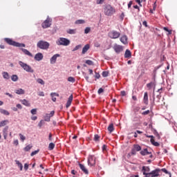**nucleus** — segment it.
<instances>
[{"label":"nucleus","mask_w":177,"mask_h":177,"mask_svg":"<svg viewBox=\"0 0 177 177\" xmlns=\"http://www.w3.org/2000/svg\"><path fill=\"white\" fill-rule=\"evenodd\" d=\"M82 48V44H79L77 46H76L73 50L72 52H75V50H78V49H81Z\"/></svg>","instance_id":"nucleus-36"},{"label":"nucleus","mask_w":177,"mask_h":177,"mask_svg":"<svg viewBox=\"0 0 177 177\" xmlns=\"http://www.w3.org/2000/svg\"><path fill=\"white\" fill-rule=\"evenodd\" d=\"M17 165L19 167L20 171H23V164L19 160H15Z\"/></svg>","instance_id":"nucleus-30"},{"label":"nucleus","mask_w":177,"mask_h":177,"mask_svg":"<svg viewBox=\"0 0 177 177\" xmlns=\"http://www.w3.org/2000/svg\"><path fill=\"white\" fill-rule=\"evenodd\" d=\"M160 169H156L149 174L144 173L145 177H157L160 176Z\"/></svg>","instance_id":"nucleus-6"},{"label":"nucleus","mask_w":177,"mask_h":177,"mask_svg":"<svg viewBox=\"0 0 177 177\" xmlns=\"http://www.w3.org/2000/svg\"><path fill=\"white\" fill-rule=\"evenodd\" d=\"M91 32V27H86L84 29V34H89Z\"/></svg>","instance_id":"nucleus-47"},{"label":"nucleus","mask_w":177,"mask_h":177,"mask_svg":"<svg viewBox=\"0 0 177 177\" xmlns=\"http://www.w3.org/2000/svg\"><path fill=\"white\" fill-rule=\"evenodd\" d=\"M86 64H88V66H93V61L87 59L85 62Z\"/></svg>","instance_id":"nucleus-41"},{"label":"nucleus","mask_w":177,"mask_h":177,"mask_svg":"<svg viewBox=\"0 0 177 177\" xmlns=\"http://www.w3.org/2000/svg\"><path fill=\"white\" fill-rule=\"evenodd\" d=\"M164 30H165V31H167V32H169V34H171V31L169 30V29H168V28L165 27Z\"/></svg>","instance_id":"nucleus-62"},{"label":"nucleus","mask_w":177,"mask_h":177,"mask_svg":"<svg viewBox=\"0 0 177 177\" xmlns=\"http://www.w3.org/2000/svg\"><path fill=\"white\" fill-rule=\"evenodd\" d=\"M31 114H32L33 115H35V114H37V109H32L30 111Z\"/></svg>","instance_id":"nucleus-52"},{"label":"nucleus","mask_w":177,"mask_h":177,"mask_svg":"<svg viewBox=\"0 0 177 177\" xmlns=\"http://www.w3.org/2000/svg\"><path fill=\"white\" fill-rule=\"evenodd\" d=\"M9 129V127L6 126L3 129V135H8V131Z\"/></svg>","instance_id":"nucleus-40"},{"label":"nucleus","mask_w":177,"mask_h":177,"mask_svg":"<svg viewBox=\"0 0 177 177\" xmlns=\"http://www.w3.org/2000/svg\"><path fill=\"white\" fill-rule=\"evenodd\" d=\"M91 46L88 44H86L82 48V55H85V53H86L88 50H89Z\"/></svg>","instance_id":"nucleus-15"},{"label":"nucleus","mask_w":177,"mask_h":177,"mask_svg":"<svg viewBox=\"0 0 177 177\" xmlns=\"http://www.w3.org/2000/svg\"><path fill=\"white\" fill-rule=\"evenodd\" d=\"M21 50L24 53V55H26L27 56H30V57H32V54L30 53V51H28V50L26 49V48H21Z\"/></svg>","instance_id":"nucleus-19"},{"label":"nucleus","mask_w":177,"mask_h":177,"mask_svg":"<svg viewBox=\"0 0 177 177\" xmlns=\"http://www.w3.org/2000/svg\"><path fill=\"white\" fill-rule=\"evenodd\" d=\"M2 75L4 80H9V78H10L8 72H3Z\"/></svg>","instance_id":"nucleus-24"},{"label":"nucleus","mask_w":177,"mask_h":177,"mask_svg":"<svg viewBox=\"0 0 177 177\" xmlns=\"http://www.w3.org/2000/svg\"><path fill=\"white\" fill-rule=\"evenodd\" d=\"M15 93H17V95H24V90L22 88L15 90Z\"/></svg>","instance_id":"nucleus-27"},{"label":"nucleus","mask_w":177,"mask_h":177,"mask_svg":"<svg viewBox=\"0 0 177 177\" xmlns=\"http://www.w3.org/2000/svg\"><path fill=\"white\" fill-rule=\"evenodd\" d=\"M103 92H104V90L102 88H100L98 89L97 93L98 95H100V93H103Z\"/></svg>","instance_id":"nucleus-54"},{"label":"nucleus","mask_w":177,"mask_h":177,"mask_svg":"<svg viewBox=\"0 0 177 177\" xmlns=\"http://www.w3.org/2000/svg\"><path fill=\"white\" fill-rule=\"evenodd\" d=\"M50 96L52 97L53 102H56V97L55 96H57V97H59V94L56 93H51Z\"/></svg>","instance_id":"nucleus-23"},{"label":"nucleus","mask_w":177,"mask_h":177,"mask_svg":"<svg viewBox=\"0 0 177 177\" xmlns=\"http://www.w3.org/2000/svg\"><path fill=\"white\" fill-rule=\"evenodd\" d=\"M82 75L84 77L85 80L88 82L89 80V76L85 72H82Z\"/></svg>","instance_id":"nucleus-48"},{"label":"nucleus","mask_w":177,"mask_h":177,"mask_svg":"<svg viewBox=\"0 0 177 177\" xmlns=\"http://www.w3.org/2000/svg\"><path fill=\"white\" fill-rule=\"evenodd\" d=\"M13 145L15 146H19V140H15L13 142Z\"/></svg>","instance_id":"nucleus-58"},{"label":"nucleus","mask_w":177,"mask_h":177,"mask_svg":"<svg viewBox=\"0 0 177 177\" xmlns=\"http://www.w3.org/2000/svg\"><path fill=\"white\" fill-rule=\"evenodd\" d=\"M37 48H39V49L46 50L49 49V46H50V44L48 41H46L44 40H39L37 44Z\"/></svg>","instance_id":"nucleus-2"},{"label":"nucleus","mask_w":177,"mask_h":177,"mask_svg":"<svg viewBox=\"0 0 177 177\" xmlns=\"http://www.w3.org/2000/svg\"><path fill=\"white\" fill-rule=\"evenodd\" d=\"M79 167L80 169L82 171V172H84V174H85L86 175H88V174H89V171L86 169L84 165L80 163Z\"/></svg>","instance_id":"nucleus-14"},{"label":"nucleus","mask_w":177,"mask_h":177,"mask_svg":"<svg viewBox=\"0 0 177 177\" xmlns=\"http://www.w3.org/2000/svg\"><path fill=\"white\" fill-rule=\"evenodd\" d=\"M131 154H133V156H135V154H136V151L135 148L131 149Z\"/></svg>","instance_id":"nucleus-64"},{"label":"nucleus","mask_w":177,"mask_h":177,"mask_svg":"<svg viewBox=\"0 0 177 177\" xmlns=\"http://www.w3.org/2000/svg\"><path fill=\"white\" fill-rule=\"evenodd\" d=\"M24 168L25 171H27V169H28V164L25 163Z\"/></svg>","instance_id":"nucleus-63"},{"label":"nucleus","mask_w":177,"mask_h":177,"mask_svg":"<svg viewBox=\"0 0 177 177\" xmlns=\"http://www.w3.org/2000/svg\"><path fill=\"white\" fill-rule=\"evenodd\" d=\"M149 113H150V111L147 110V111H145L142 112V115H147V114H149Z\"/></svg>","instance_id":"nucleus-53"},{"label":"nucleus","mask_w":177,"mask_h":177,"mask_svg":"<svg viewBox=\"0 0 177 177\" xmlns=\"http://www.w3.org/2000/svg\"><path fill=\"white\" fill-rule=\"evenodd\" d=\"M108 35L109 38H111V39H117V38H120L121 33L116 30H111L108 33Z\"/></svg>","instance_id":"nucleus-7"},{"label":"nucleus","mask_w":177,"mask_h":177,"mask_svg":"<svg viewBox=\"0 0 177 177\" xmlns=\"http://www.w3.org/2000/svg\"><path fill=\"white\" fill-rule=\"evenodd\" d=\"M70 39L64 37H59L56 41L57 45H58L59 46H68V45H70Z\"/></svg>","instance_id":"nucleus-3"},{"label":"nucleus","mask_w":177,"mask_h":177,"mask_svg":"<svg viewBox=\"0 0 177 177\" xmlns=\"http://www.w3.org/2000/svg\"><path fill=\"white\" fill-rule=\"evenodd\" d=\"M151 145H153V146H156V147H158V146H160V143L156 142L154 140V138H151Z\"/></svg>","instance_id":"nucleus-29"},{"label":"nucleus","mask_w":177,"mask_h":177,"mask_svg":"<svg viewBox=\"0 0 177 177\" xmlns=\"http://www.w3.org/2000/svg\"><path fill=\"white\" fill-rule=\"evenodd\" d=\"M19 135L20 140H21V142H24L26 140V136H24L21 133H19Z\"/></svg>","instance_id":"nucleus-46"},{"label":"nucleus","mask_w":177,"mask_h":177,"mask_svg":"<svg viewBox=\"0 0 177 177\" xmlns=\"http://www.w3.org/2000/svg\"><path fill=\"white\" fill-rule=\"evenodd\" d=\"M8 122H9V120H2L1 122H0V127H5V125H6Z\"/></svg>","instance_id":"nucleus-31"},{"label":"nucleus","mask_w":177,"mask_h":177,"mask_svg":"<svg viewBox=\"0 0 177 177\" xmlns=\"http://www.w3.org/2000/svg\"><path fill=\"white\" fill-rule=\"evenodd\" d=\"M19 64L25 71H26V73H34V69H32L30 65L23 62L22 61H19Z\"/></svg>","instance_id":"nucleus-5"},{"label":"nucleus","mask_w":177,"mask_h":177,"mask_svg":"<svg viewBox=\"0 0 177 177\" xmlns=\"http://www.w3.org/2000/svg\"><path fill=\"white\" fill-rule=\"evenodd\" d=\"M57 57H60V54H55L50 59V64H55L57 60Z\"/></svg>","instance_id":"nucleus-11"},{"label":"nucleus","mask_w":177,"mask_h":177,"mask_svg":"<svg viewBox=\"0 0 177 177\" xmlns=\"http://www.w3.org/2000/svg\"><path fill=\"white\" fill-rule=\"evenodd\" d=\"M88 164L90 167H93L96 164V158L93 155H89L88 158Z\"/></svg>","instance_id":"nucleus-8"},{"label":"nucleus","mask_w":177,"mask_h":177,"mask_svg":"<svg viewBox=\"0 0 177 177\" xmlns=\"http://www.w3.org/2000/svg\"><path fill=\"white\" fill-rule=\"evenodd\" d=\"M68 82H72V84H74V82H75V78L73 77H68Z\"/></svg>","instance_id":"nucleus-39"},{"label":"nucleus","mask_w":177,"mask_h":177,"mask_svg":"<svg viewBox=\"0 0 177 177\" xmlns=\"http://www.w3.org/2000/svg\"><path fill=\"white\" fill-rule=\"evenodd\" d=\"M53 149H55V143L50 142L48 145V149L53 150Z\"/></svg>","instance_id":"nucleus-42"},{"label":"nucleus","mask_w":177,"mask_h":177,"mask_svg":"<svg viewBox=\"0 0 177 177\" xmlns=\"http://www.w3.org/2000/svg\"><path fill=\"white\" fill-rule=\"evenodd\" d=\"M143 102L145 104H149V94L147 92L144 93Z\"/></svg>","instance_id":"nucleus-17"},{"label":"nucleus","mask_w":177,"mask_h":177,"mask_svg":"<svg viewBox=\"0 0 177 177\" xmlns=\"http://www.w3.org/2000/svg\"><path fill=\"white\" fill-rule=\"evenodd\" d=\"M100 139V136H99V135H97V134H95L94 141L95 142H99Z\"/></svg>","instance_id":"nucleus-45"},{"label":"nucleus","mask_w":177,"mask_h":177,"mask_svg":"<svg viewBox=\"0 0 177 177\" xmlns=\"http://www.w3.org/2000/svg\"><path fill=\"white\" fill-rule=\"evenodd\" d=\"M104 2V0H97L96 1L97 5H103Z\"/></svg>","instance_id":"nucleus-51"},{"label":"nucleus","mask_w":177,"mask_h":177,"mask_svg":"<svg viewBox=\"0 0 177 177\" xmlns=\"http://www.w3.org/2000/svg\"><path fill=\"white\" fill-rule=\"evenodd\" d=\"M120 95H121V96H126L127 95V93L125 92V91H122L120 92Z\"/></svg>","instance_id":"nucleus-60"},{"label":"nucleus","mask_w":177,"mask_h":177,"mask_svg":"<svg viewBox=\"0 0 177 177\" xmlns=\"http://www.w3.org/2000/svg\"><path fill=\"white\" fill-rule=\"evenodd\" d=\"M95 78L97 80H99V78H100V74H99V73L95 72Z\"/></svg>","instance_id":"nucleus-59"},{"label":"nucleus","mask_w":177,"mask_h":177,"mask_svg":"<svg viewBox=\"0 0 177 177\" xmlns=\"http://www.w3.org/2000/svg\"><path fill=\"white\" fill-rule=\"evenodd\" d=\"M140 153L141 156H149V158H153V154H151V152H149L147 148H145L140 151Z\"/></svg>","instance_id":"nucleus-9"},{"label":"nucleus","mask_w":177,"mask_h":177,"mask_svg":"<svg viewBox=\"0 0 177 177\" xmlns=\"http://www.w3.org/2000/svg\"><path fill=\"white\" fill-rule=\"evenodd\" d=\"M4 40L8 45H11L12 46H16L17 48H26V44L15 41L12 39L5 38Z\"/></svg>","instance_id":"nucleus-1"},{"label":"nucleus","mask_w":177,"mask_h":177,"mask_svg":"<svg viewBox=\"0 0 177 177\" xmlns=\"http://www.w3.org/2000/svg\"><path fill=\"white\" fill-rule=\"evenodd\" d=\"M75 24H85V20L84 19H78L76 20Z\"/></svg>","instance_id":"nucleus-32"},{"label":"nucleus","mask_w":177,"mask_h":177,"mask_svg":"<svg viewBox=\"0 0 177 177\" xmlns=\"http://www.w3.org/2000/svg\"><path fill=\"white\" fill-rule=\"evenodd\" d=\"M160 171H162V172H164L167 175H169L171 176V172L168 171V170H167V169L163 168V169H160Z\"/></svg>","instance_id":"nucleus-43"},{"label":"nucleus","mask_w":177,"mask_h":177,"mask_svg":"<svg viewBox=\"0 0 177 177\" xmlns=\"http://www.w3.org/2000/svg\"><path fill=\"white\" fill-rule=\"evenodd\" d=\"M113 49L117 53H121V52L123 50L122 47L120 45L115 46Z\"/></svg>","instance_id":"nucleus-16"},{"label":"nucleus","mask_w":177,"mask_h":177,"mask_svg":"<svg viewBox=\"0 0 177 177\" xmlns=\"http://www.w3.org/2000/svg\"><path fill=\"white\" fill-rule=\"evenodd\" d=\"M11 80L13 82H17V81H19V76H17V75H12L11 76Z\"/></svg>","instance_id":"nucleus-26"},{"label":"nucleus","mask_w":177,"mask_h":177,"mask_svg":"<svg viewBox=\"0 0 177 177\" xmlns=\"http://www.w3.org/2000/svg\"><path fill=\"white\" fill-rule=\"evenodd\" d=\"M32 148V147L30 145H27L25 148H24V151H30V150H31V149Z\"/></svg>","instance_id":"nucleus-44"},{"label":"nucleus","mask_w":177,"mask_h":177,"mask_svg":"<svg viewBox=\"0 0 177 177\" xmlns=\"http://www.w3.org/2000/svg\"><path fill=\"white\" fill-rule=\"evenodd\" d=\"M55 115V111H51L50 113L48 114V116L50 117H53Z\"/></svg>","instance_id":"nucleus-57"},{"label":"nucleus","mask_w":177,"mask_h":177,"mask_svg":"<svg viewBox=\"0 0 177 177\" xmlns=\"http://www.w3.org/2000/svg\"><path fill=\"white\" fill-rule=\"evenodd\" d=\"M44 121H46V122H49V121H50V116H49V114H46L44 116Z\"/></svg>","instance_id":"nucleus-38"},{"label":"nucleus","mask_w":177,"mask_h":177,"mask_svg":"<svg viewBox=\"0 0 177 177\" xmlns=\"http://www.w3.org/2000/svg\"><path fill=\"white\" fill-rule=\"evenodd\" d=\"M102 75L104 77H109V72L108 71H103Z\"/></svg>","instance_id":"nucleus-50"},{"label":"nucleus","mask_w":177,"mask_h":177,"mask_svg":"<svg viewBox=\"0 0 177 177\" xmlns=\"http://www.w3.org/2000/svg\"><path fill=\"white\" fill-rule=\"evenodd\" d=\"M142 171L143 175H145V174H149L150 173V167L143 166Z\"/></svg>","instance_id":"nucleus-20"},{"label":"nucleus","mask_w":177,"mask_h":177,"mask_svg":"<svg viewBox=\"0 0 177 177\" xmlns=\"http://www.w3.org/2000/svg\"><path fill=\"white\" fill-rule=\"evenodd\" d=\"M34 59L37 62H41V60L44 59V55L42 54V53H38L35 55Z\"/></svg>","instance_id":"nucleus-12"},{"label":"nucleus","mask_w":177,"mask_h":177,"mask_svg":"<svg viewBox=\"0 0 177 177\" xmlns=\"http://www.w3.org/2000/svg\"><path fill=\"white\" fill-rule=\"evenodd\" d=\"M120 41L124 44V45H127L128 44V37L127 35H123L120 37Z\"/></svg>","instance_id":"nucleus-18"},{"label":"nucleus","mask_w":177,"mask_h":177,"mask_svg":"<svg viewBox=\"0 0 177 177\" xmlns=\"http://www.w3.org/2000/svg\"><path fill=\"white\" fill-rule=\"evenodd\" d=\"M124 57L125 59H129V57H132V53H131V50L129 49L126 50L124 53Z\"/></svg>","instance_id":"nucleus-21"},{"label":"nucleus","mask_w":177,"mask_h":177,"mask_svg":"<svg viewBox=\"0 0 177 177\" xmlns=\"http://www.w3.org/2000/svg\"><path fill=\"white\" fill-rule=\"evenodd\" d=\"M73 94H71L70 96H69V97H68V101H67V102H66V109H68V107H70L71 106V103L73 102Z\"/></svg>","instance_id":"nucleus-13"},{"label":"nucleus","mask_w":177,"mask_h":177,"mask_svg":"<svg viewBox=\"0 0 177 177\" xmlns=\"http://www.w3.org/2000/svg\"><path fill=\"white\" fill-rule=\"evenodd\" d=\"M36 81H37V83L40 84V85H45V82L44 81V80L41 78L37 79Z\"/></svg>","instance_id":"nucleus-33"},{"label":"nucleus","mask_w":177,"mask_h":177,"mask_svg":"<svg viewBox=\"0 0 177 177\" xmlns=\"http://www.w3.org/2000/svg\"><path fill=\"white\" fill-rule=\"evenodd\" d=\"M147 87L149 89H151V88H156V82H151L147 84Z\"/></svg>","instance_id":"nucleus-22"},{"label":"nucleus","mask_w":177,"mask_h":177,"mask_svg":"<svg viewBox=\"0 0 177 177\" xmlns=\"http://www.w3.org/2000/svg\"><path fill=\"white\" fill-rule=\"evenodd\" d=\"M133 149H135L137 151H140V150H142V147H140L139 145H134Z\"/></svg>","instance_id":"nucleus-34"},{"label":"nucleus","mask_w":177,"mask_h":177,"mask_svg":"<svg viewBox=\"0 0 177 177\" xmlns=\"http://www.w3.org/2000/svg\"><path fill=\"white\" fill-rule=\"evenodd\" d=\"M42 125H44V120H40V122L38 124V127H39V128L42 127Z\"/></svg>","instance_id":"nucleus-55"},{"label":"nucleus","mask_w":177,"mask_h":177,"mask_svg":"<svg viewBox=\"0 0 177 177\" xmlns=\"http://www.w3.org/2000/svg\"><path fill=\"white\" fill-rule=\"evenodd\" d=\"M21 102L22 104H24V106H26V107H30V104L28 103V101H27V100L24 99Z\"/></svg>","instance_id":"nucleus-28"},{"label":"nucleus","mask_w":177,"mask_h":177,"mask_svg":"<svg viewBox=\"0 0 177 177\" xmlns=\"http://www.w3.org/2000/svg\"><path fill=\"white\" fill-rule=\"evenodd\" d=\"M0 111H1V113L3 114L4 115H10V114L9 113V111H6L5 109L1 110Z\"/></svg>","instance_id":"nucleus-37"},{"label":"nucleus","mask_w":177,"mask_h":177,"mask_svg":"<svg viewBox=\"0 0 177 177\" xmlns=\"http://www.w3.org/2000/svg\"><path fill=\"white\" fill-rule=\"evenodd\" d=\"M67 34L74 35L77 32L76 29H68L66 30Z\"/></svg>","instance_id":"nucleus-25"},{"label":"nucleus","mask_w":177,"mask_h":177,"mask_svg":"<svg viewBox=\"0 0 177 177\" xmlns=\"http://www.w3.org/2000/svg\"><path fill=\"white\" fill-rule=\"evenodd\" d=\"M108 131L111 133V132H113V131H114V126L113 125V124H109V126L108 127Z\"/></svg>","instance_id":"nucleus-35"},{"label":"nucleus","mask_w":177,"mask_h":177,"mask_svg":"<svg viewBox=\"0 0 177 177\" xmlns=\"http://www.w3.org/2000/svg\"><path fill=\"white\" fill-rule=\"evenodd\" d=\"M50 19L49 17H47V19L44 21V23L41 24L43 28H49L50 26L52 25L50 24Z\"/></svg>","instance_id":"nucleus-10"},{"label":"nucleus","mask_w":177,"mask_h":177,"mask_svg":"<svg viewBox=\"0 0 177 177\" xmlns=\"http://www.w3.org/2000/svg\"><path fill=\"white\" fill-rule=\"evenodd\" d=\"M39 96H45V93H44V91H40L38 93Z\"/></svg>","instance_id":"nucleus-61"},{"label":"nucleus","mask_w":177,"mask_h":177,"mask_svg":"<svg viewBox=\"0 0 177 177\" xmlns=\"http://www.w3.org/2000/svg\"><path fill=\"white\" fill-rule=\"evenodd\" d=\"M38 153H39V149L32 151L30 153V156H31V157H32V156H35V154H38Z\"/></svg>","instance_id":"nucleus-49"},{"label":"nucleus","mask_w":177,"mask_h":177,"mask_svg":"<svg viewBox=\"0 0 177 177\" xmlns=\"http://www.w3.org/2000/svg\"><path fill=\"white\" fill-rule=\"evenodd\" d=\"M104 15L106 16H113L115 12V8H113L111 5H106L104 9Z\"/></svg>","instance_id":"nucleus-4"},{"label":"nucleus","mask_w":177,"mask_h":177,"mask_svg":"<svg viewBox=\"0 0 177 177\" xmlns=\"http://www.w3.org/2000/svg\"><path fill=\"white\" fill-rule=\"evenodd\" d=\"M161 67H162V64L160 65H158V66H156L154 68V71H157V70H158L159 68H161Z\"/></svg>","instance_id":"nucleus-56"}]
</instances>
